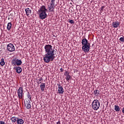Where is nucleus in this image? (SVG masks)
I'll return each mask as SVG.
<instances>
[{
  "label": "nucleus",
  "instance_id": "nucleus-11",
  "mask_svg": "<svg viewBox=\"0 0 124 124\" xmlns=\"http://www.w3.org/2000/svg\"><path fill=\"white\" fill-rule=\"evenodd\" d=\"M14 69H16V73H18V74L22 72V67L20 66L14 67Z\"/></svg>",
  "mask_w": 124,
  "mask_h": 124
},
{
  "label": "nucleus",
  "instance_id": "nucleus-28",
  "mask_svg": "<svg viewBox=\"0 0 124 124\" xmlns=\"http://www.w3.org/2000/svg\"><path fill=\"white\" fill-rule=\"evenodd\" d=\"M0 124H6L5 123H4V121H0Z\"/></svg>",
  "mask_w": 124,
  "mask_h": 124
},
{
  "label": "nucleus",
  "instance_id": "nucleus-12",
  "mask_svg": "<svg viewBox=\"0 0 124 124\" xmlns=\"http://www.w3.org/2000/svg\"><path fill=\"white\" fill-rule=\"evenodd\" d=\"M64 75L66 76L65 79L67 81V82H69V80H71L72 78L71 76L69 75V73H68V74H64Z\"/></svg>",
  "mask_w": 124,
  "mask_h": 124
},
{
  "label": "nucleus",
  "instance_id": "nucleus-24",
  "mask_svg": "<svg viewBox=\"0 0 124 124\" xmlns=\"http://www.w3.org/2000/svg\"><path fill=\"white\" fill-rule=\"evenodd\" d=\"M55 1H56V0H50V4H53L55 5Z\"/></svg>",
  "mask_w": 124,
  "mask_h": 124
},
{
  "label": "nucleus",
  "instance_id": "nucleus-13",
  "mask_svg": "<svg viewBox=\"0 0 124 124\" xmlns=\"http://www.w3.org/2000/svg\"><path fill=\"white\" fill-rule=\"evenodd\" d=\"M25 12L27 16H30V15H31V10L30 8H28L26 9Z\"/></svg>",
  "mask_w": 124,
  "mask_h": 124
},
{
  "label": "nucleus",
  "instance_id": "nucleus-34",
  "mask_svg": "<svg viewBox=\"0 0 124 124\" xmlns=\"http://www.w3.org/2000/svg\"><path fill=\"white\" fill-rule=\"evenodd\" d=\"M38 84H41V82H37Z\"/></svg>",
  "mask_w": 124,
  "mask_h": 124
},
{
  "label": "nucleus",
  "instance_id": "nucleus-30",
  "mask_svg": "<svg viewBox=\"0 0 124 124\" xmlns=\"http://www.w3.org/2000/svg\"><path fill=\"white\" fill-rule=\"evenodd\" d=\"M68 73H69L68 71H66L64 74H68Z\"/></svg>",
  "mask_w": 124,
  "mask_h": 124
},
{
  "label": "nucleus",
  "instance_id": "nucleus-7",
  "mask_svg": "<svg viewBox=\"0 0 124 124\" xmlns=\"http://www.w3.org/2000/svg\"><path fill=\"white\" fill-rule=\"evenodd\" d=\"M25 106L27 109H31V101L28 99H26V101H24Z\"/></svg>",
  "mask_w": 124,
  "mask_h": 124
},
{
  "label": "nucleus",
  "instance_id": "nucleus-29",
  "mask_svg": "<svg viewBox=\"0 0 124 124\" xmlns=\"http://www.w3.org/2000/svg\"><path fill=\"white\" fill-rule=\"evenodd\" d=\"M60 71H61V72H63V69L61 68L60 69Z\"/></svg>",
  "mask_w": 124,
  "mask_h": 124
},
{
  "label": "nucleus",
  "instance_id": "nucleus-27",
  "mask_svg": "<svg viewBox=\"0 0 124 124\" xmlns=\"http://www.w3.org/2000/svg\"><path fill=\"white\" fill-rule=\"evenodd\" d=\"M104 6H102L101 7V10H100V11L101 12H102V11H103V10H104Z\"/></svg>",
  "mask_w": 124,
  "mask_h": 124
},
{
  "label": "nucleus",
  "instance_id": "nucleus-23",
  "mask_svg": "<svg viewBox=\"0 0 124 124\" xmlns=\"http://www.w3.org/2000/svg\"><path fill=\"white\" fill-rule=\"evenodd\" d=\"M12 61H13V62L12 63V64L13 65H16V62H17V61L16 60V59H13Z\"/></svg>",
  "mask_w": 124,
  "mask_h": 124
},
{
  "label": "nucleus",
  "instance_id": "nucleus-31",
  "mask_svg": "<svg viewBox=\"0 0 124 124\" xmlns=\"http://www.w3.org/2000/svg\"><path fill=\"white\" fill-rule=\"evenodd\" d=\"M57 124H61V121H59V122L57 123Z\"/></svg>",
  "mask_w": 124,
  "mask_h": 124
},
{
  "label": "nucleus",
  "instance_id": "nucleus-33",
  "mask_svg": "<svg viewBox=\"0 0 124 124\" xmlns=\"http://www.w3.org/2000/svg\"><path fill=\"white\" fill-rule=\"evenodd\" d=\"M122 112H123V113L124 114V108H123L122 109Z\"/></svg>",
  "mask_w": 124,
  "mask_h": 124
},
{
  "label": "nucleus",
  "instance_id": "nucleus-26",
  "mask_svg": "<svg viewBox=\"0 0 124 124\" xmlns=\"http://www.w3.org/2000/svg\"><path fill=\"white\" fill-rule=\"evenodd\" d=\"M69 23H70V24H74V21L72 19H69Z\"/></svg>",
  "mask_w": 124,
  "mask_h": 124
},
{
  "label": "nucleus",
  "instance_id": "nucleus-16",
  "mask_svg": "<svg viewBox=\"0 0 124 124\" xmlns=\"http://www.w3.org/2000/svg\"><path fill=\"white\" fill-rule=\"evenodd\" d=\"M18 118L16 117H12L11 118V120L12 121V123H16L17 122Z\"/></svg>",
  "mask_w": 124,
  "mask_h": 124
},
{
  "label": "nucleus",
  "instance_id": "nucleus-4",
  "mask_svg": "<svg viewBox=\"0 0 124 124\" xmlns=\"http://www.w3.org/2000/svg\"><path fill=\"white\" fill-rule=\"evenodd\" d=\"M100 107V103L99 102V101L97 99L94 100L92 104V107L93 109L95 111H96L98 110Z\"/></svg>",
  "mask_w": 124,
  "mask_h": 124
},
{
  "label": "nucleus",
  "instance_id": "nucleus-8",
  "mask_svg": "<svg viewBox=\"0 0 124 124\" xmlns=\"http://www.w3.org/2000/svg\"><path fill=\"white\" fill-rule=\"evenodd\" d=\"M57 86H58V93L62 94V93H63L64 92L63 88H62V85L59 83L57 84Z\"/></svg>",
  "mask_w": 124,
  "mask_h": 124
},
{
  "label": "nucleus",
  "instance_id": "nucleus-19",
  "mask_svg": "<svg viewBox=\"0 0 124 124\" xmlns=\"http://www.w3.org/2000/svg\"><path fill=\"white\" fill-rule=\"evenodd\" d=\"M99 93V90H96L94 91L93 94L95 95V96H98Z\"/></svg>",
  "mask_w": 124,
  "mask_h": 124
},
{
  "label": "nucleus",
  "instance_id": "nucleus-14",
  "mask_svg": "<svg viewBox=\"0 0 124 124\" xmlns=\"http://www.w3.org/2000/svg\"><path fill=\"white\" fill-rule=\"evenodd\" d=\"M45 85L46 84L45 83H41L40 85V89L42 92H44V90H45V88H46V86Z\"/></svg>",
  "mask_w": 124,
  "mask_h": 124
},
{
  "label": "nucleus",
  "instance_id": "nucleus-22",
  "mask_svg": "<svg viewBox=\"0 0 124 124\" xmlns=\"http://www.w3.org/2000/svg\"><path fill=\"white\" fill-rule=\"evenodd\" d=\"M114 107V109L116 112H120V107L119 106L115 105Z\"/></svg>",
  "mask_w": 124,
  "mask_h": 124
},
{
  "label": "nucleus",
  "instance_id": "nucleus-25",
  "mask_svg": "<svg viewBox=\"0 0 124 124\" xmlns=\"http://www.w3.org/2000/svg\"><path fill=\"white\" fill-rule=\"evenodd\" d=\"M119 40L121 42H124V37H121L119 39Z\"/></svg>",
  "mask_w": 124,
  "mask_h": 124
},
{
  "label": "nucleus",
  "instance_id": "nucleus-15",
  "mask_svg": "<svg viewBox=\"0 0 124 124\" xmlns=\"http://www.w3.org/2000/svg\"><path fill=\"white\" fill-rule=\"evenodd\" d=\"M17 124H24V120L20 118H18L16 120Z\"/></svg>",
  "mask_w": 124,
  "mask_h": 124
},
{
  "label": "nucleus",
  "instance_id": "nucleus-21",
  "mask_svg": "<svg viewBox=\"0 0 124 124\" xmlns=\"http://www.w3.org/2000/svg\"><path fill=\"white\" fill-rule=\"evenodd\" d=\"M27 97L28 98H29L31 101V93H30V92H28L27 94Z\"/></svg>",
  "mask_w": 124,
  "mask_h": 124
},
{
  "label": "nucleus",
  "instance_id": "nucleus-17",
  "mask_svg": "<svg viewBox=\"0 0 124 124\" xmlns=\"http://www.w3.org/2000/svg\"><path fill=\"white\" fill-rule=\"evenodd\" d=\"M22 61L20 60H16V65H17L18 66L21 65H22Z\"/></svg>",
  "mask_w": 124,
  "mask_h": 124
},
{
  "label": "nucleus",
  "instance_id": "nucleus-6",
  "mask_svg": "<svg viewBox=\"0 0 124 124\" xmlns=\"http://www.w3.org/2000/svg\"><path fill=\"white\" fill-rule=\"evenodd\" d=\"M17 93H18V98H19L20 99H22L23 98V95L24 94V93H23L22 87H20L17 90Z\"/></svg>",
  "mask_w": 124,
  "mask_h": 124
},
{
  "label": "nucleus",
  "instance_id": "nucleus-10",
  "mask_svg": "<svg viewBox=\"0 0 124 124\" xmlns=\"http://www.w3.org/2000/svg\"><path fill=\"white\" fill-rule=\"evenodd\" d=\"M120 23L118 21H116V22H113L112 23V26L113 28H118L119 27V26H120Z\"/></svg>",
  "mask_w": 124,
  "mask_h": 124
},
{
  "label": "nucleus",
  "instance_id": "nucleus-3",
  "mask_svg": "<svg viewBox=\"0 0 124 124\" xmlns=\"http://www.w3.org/2000/svg\"><path fill=\"white\" fill-rule=\"evenodd\" d=\"M82 47V49L84 53H88L90 51V48H91V44L89 43L87 39L84 38L81 41Z\"/></svg>",
  "mask_w": 124,
  "mask_h": 124
},
{
  "label": "nucleus",
  "instance_id": "nucleus-20",
  "mask_svg": "<svg viewBox=\"0 0 124 124\" xmlns=\"http://www.w3.org/2000/svg\"><path fill=\"white\" fill-rule=\"evenodd\" d=\"M0 64L2 66H3V65L5 64V62H4V59L3 58L1 59V61L0 62Z\"/></svg>",
  "mask_w": 124,
  "mask_h": 124
},
{
  "label": "nucleus",
  "instance_id": "nucleus-18",
  "mask_svg": "<svg viewBox=\"0 0 124 124\" xmlns=\"http://www.w3.org/2000/svg\"><path fill=\"white\" fill-rule=\"evenodd\" d=\"M11 27H12V24H11V22H9L7 24V29L8 31H10L11 29Z\"/></svg>",
  "mask_w": 124,
  "mask_h": 124
},
{
  "label": "nucleus",
  "instance_id": "nucleus-9",
  "mask_svg": "<svg viewBox=\"0 0 124 124\" xmlns=\"http://www.w3.org/2000/svg\"><path fill=\"white\" fill-rule=\"evenodd\" d=\"M48 8L49 12H55V5L50 4L48 5Z\"/></svg>",
  "mask_w": 124,
  "mask_h": 124
},
{
  "label": "nucleus",
  "instance_id": "nucleus-1",
  "mask_svg": "<svg viewBox=\"0 0 124 124\" xmlns=\"http://www.w3.org/2000/svg\"><path fill=\"white\" fill-rule=\"evenodd\" d=\"M53 46L51 45H46L45 46V50L46 52V54L45 57H44V61L45 62L48 63L50 62H53L55 60L56 56V50L52 48Z\"/></svg>",
  "mask_w": 124,
  "mask_h": 124
},
{
  "label": "nucleus",
  "instance_id": "nucleus-2",
  "mask_svg": "<svg viewBox=\"0 0 124 124\" xmlns=\"http://www.w3.org/2000/svg\"><path fill=\"white\" fill-rule=\"evenodd\" d=\"M48 10L46 8V7L45 5H42L40 8V9L38 10L39 16L40 19L43 20L46 18H47V12Z\"/></svg>",
  "mask_w": 124,
  "mask_h": 124
},
{
  "label": "nucleus",
  "instance_id": "nucleus-5",
  "mask_svg": "<svg viewBox=\"0 0 124 124\" xmlns=\"http://www.w3.org/2000/svg\"><path fill=\"white\" fill-rule=\"evenodd\" d=\"M7 50L9 52H14L15 51V46L12 43H10L7 46Z\"/></svg>",
  "mask_w": 124,
  "mask_h": 124
},
{
  "label": "nucleus",
  "instance_id": "nucleus-32",
  "mask_svg": "<svg viewBox=\"0 0 124 124\" xmlns=\"http://www.w3.org/2000/svg\"><path fill=\"white\" fill-rule=\"evenodd\" d=\"M43 79L42 78H40L39 79V81L40 82L41 81H42Z\"/></svg>",
  "mask_w": 124,
  "mask_h": 124
}]
</instances>
